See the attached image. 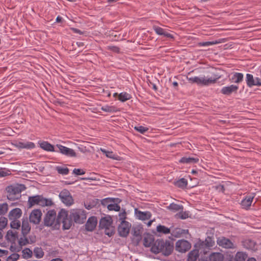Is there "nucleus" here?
<instances>
[{
    "mask_svg": "<svg viewBox=\"0 0 261 261\" xmlns=\"http://www.w3.org/2000/svg\"><path fill=\"white\" fill-rule=\"evenodd\" d=\"M217 244L221 247L226 249H233L236 245L228 239L225 237H219L217 239Z\"/></svg>",
    "mask_w": 261,
    "mask_h": 261,
    "instance_id": "7",
    "label": "nucleus"
},
{
    "mask_svg": "<svg viewBox=\"0 0 261 261\" xmlns=\"http://www.w3.org/2000/svg\"><path fill=\"white\" fill-rule=\"evenodd\" d=\"M3 229L0 228V239L3 238V233H2Z\"/></svg>",
    "mask_w": 261,
    "mask_h": 261,
    "instance_id": "63",
    "label": "nucleus"
},
{
    "mask_svg": "<svg viewBox=\"0 0 261 261\" xmlns=\"http://www.w3.org/2000/svg\"><path fill=\"white\" fill-rule=\"evenodd\" d=\"M41 216L42 213L40 210H34L30 215V221L34 224H37L40 222Z\"/></svg>",
    "mask_w": 261,
    "mask_h": 261,
    "instance_id": "10",
    "label": "nucleus"
},
{
    "mask_svg": "<svg viewBox=\"0 0 261 261\" xmlns=\"http://www.w3.org/2000/svg\"><path fill=\"white\" fill-rule=\"evenodd\" d=\"M78 148L82 152H85L86 150L85 147H79Z\"/></svg>",
    "mask_w": 261,
    "mask_h": 261,
    "instance_id": "59",
    "label": "nucleus"
},
{
    "mask_svg": "<svg viewBox=\"0 0 261 261\" xmlns=\"http://www.w3.org/2000/svg\"><path fill=\"white\" fill-rule=\"evenodd\" d=\"M40 147L46 151H54V147L53 145L50 144L46 141L42 142L40 143Z\"/></svg>",
    "mask_w": 261,
    "mask_h": 261,
    "instance_id": "31",
    "label": "nucleus"
},
{
    "mask_svg": "<svg viewBox=\"0 0 261 261\" xmlns=\"http://www.w3.org/2000/svg\"><path fill=\"white\" fill-rule=\"evenodd\" d=\"M253 199V196H248L244 198L241 202L242 208L246 210L249 209L252 204Z\"/></svg>",
    "mask_w": 261,
    "mask_h": 261,
    "instance_id": "23",
    "label": "nucleus"
},
{
    "mask_svg": "<svg viewBox=\"0 0 261 261\" xmlns=\"http://www.w3.org/2000/svg\"><path fill=\"white\" fill-rule=\"evenodd\" d=\"M156 231L160 233L168 234L170 233V229L165 226L159 225L156 227Z\"/></svg>",
    "mask_w": 261,
    "mask_h": 261,
    "instance_id": "34",
    "label": "nucleus"
},
{
    "mask_svg": "<svg viewBox=\"0 0 261 261\" xmlns=\"http://www.w3.org/2000/svg\"><path fill=\"white\" fill-rule=\"evenodd\" d=\"M153 30L155 32L156 34L158 35H162L165 37L173 39L174 36L172 34H170L168 31H167L166 30L164 29L161 27H159L158 26H154Z\"/></svg>",
    "mask_w": 261,
    "mask_h": 261,
    "instance_id": "17",
    "label": "nucleus"
},
{
    "mask_svg": "<svg viewBox=\"0 0 261 261\" xmlns=\"http://www.w3.org/2000/svg\"><path fill=\"white\" fill-rule=\"evenodd\" d=\"M246 82L249 87L253 86H261V79L258 77L254 78L253 75L249 73L246 74Z\"/></svg>",
    "mask_w": 261,
    "mask_h": 261,
    "instance_id": "8",
    "label": "nucleus"
},
{
    "mask_svg": "<svg viewBox=\"0 0 261 261\" xmlns=\"http://www.w3.org/2000/svg\"><path fill=\"white\" fill-rule=\"evenodd\" d=\"M22 255L23 257L25 258H29L32 256L33 252L32 251L28 248L24 249L22 251Z\"/></svg>",
    "mask_w": 261,
    "mask_h": 261,
    "instance_id": "41",
    "label": "nucleus"
},
{
    "mask_svg": "<svg viewBox=\"0 0 261 261\" xmlns=\"http://www.w3.org/2000/svg\"><path fill=\"white\" fill-rule=\"evenodd\" d=\"M220 76L215 75V76H205L202 75L201 86H208L215 83Z\"/></svg>",
    "mask_w": 261,
    "mask_h": 261,
    "instance_id": "12",
    "label": "nucleus"
},
{
    "mask_svg": "<svg viewBox=\"0 0 261 261\" xmlns=\"http://www.w3.org/2000/svg\"><path fill=\"white\" fill-rule=\"evenodd\" d=\"M101 109L106 112H111L113 110V108L112 107H109L108 106L102 107Z\"/></svg>",
    "mask_w": 261,
    "mask_h": 261,
    "instance_id": "54",
    "label": "nucleus"
},
{
    "mask_svg": "<svg viewBox=\"0 0 261 261\" xmlns=\"http://www.w3.org/2000/svg\"><path fill=\"white\" fill-rule=\"evenodd\" d=\"M10 226L12 228L18 229L20 227V222L19 220H11Z\"/></svg>",
    "mask_w": 261,
    "mask_h": 261,
    "instance_id": "43",
    "label": "nucleus"
},
{
    "mask_svg": "<svg viewBox=\"0 0 261 261\" xmlns=\"http://www.w3.org/2000/svg\"><path fill=\"white\" fill-rule=\"evenodd\" d=\"M10 171L6 169H0V177H5L9 175Z\"/></svg>",
    "mask_w": 261,
    "mask_h": 261,
    "instance_id": "51",
    "label": "nucleus"
},
{
    "mask_svg": "<svg viewBox=\"0 0 261 261\" xmlns=\"http://www.w3.org/2000/svg\"><path fill=\"white\" fill-rule=\"evenodd\" d=\"M134 239H136V242L138 243L141 239V234L140 229L138 228H134L133 229Z\"/></svg>",
    "mask_w": 261,
    "mask_h": 261,
    "instance_id": "38",
    "label": "nucleus"
},
{
    "mask_svg": "<svg viewBox=\"0 0 261 261\" xmlns=\"http://www.w3.org/2000/svg\"><path fill=\"white\" fill-rule=\"evenodd\" d=\"M126 213L125 210L122 209V212L119 213L117 219L120 222L118 226V232L120 236L126 237L129 232L131 224L125 220Z\"/></svg>",
    "mask_w": 261,
    "mask_h": 261,
    "instance_id": "2",
    "label": "nucleus"
},
{
    "mask_svg": "<svg viewBox=\"0 0 261 261\" xmlns=\"http://www.w3.org/2000/svg\"><path fill=\"white\" fill-rule=\"evenodd\" d=\"M154 242L153 236L147 233L144 235L143 238V245L145 247H150L152 245Z\"/></svg>",
    "mask_w": 261,
    "mask_h": 261,
    "instance_id": "25",
    "label": "nucleus"
},
{
    "mask_svg": "<svg viewBox=\"0 0 261 261\" xmlns=\"http://www.w3.org/2000/svg\"><path fill=\"white\" fill-rule=\"evenodd\" d=\"M56 170L59 174L62 175H67L69 173V169L67 167H62L61 166H57L56 168Z\"/></svg>",
    "mask_w": 261,
    "mask_h": 261,
    "instance_id": "40",
    "label": "nucleus"
},
{
    "mask_svg": "<svg viewBox=\"0 0 261 261\" xmlns=\"http://www.w3.org/2000/svg\"><path fill=\"white\" fill-rule=\"evenodd\" d=\"M61 223L63 224V229H69L72 225V221L68 217L67 211L63 209L57 216L54 210H49L44 218V225L51 227L54 229H59Z\"/></svg>",
    "mask_w": 261,
    "mask_h": 261,
    "instance_id": "1",
    "label": "nucleus"
},
{
    "mask_svg": "<svg viewBox=\"0 0 261 261\" xmlns=\"http://www.w3.org/2000/svg\"><path fill=\"white\" fill-rule=\"evenodd\" d=\"M198 256V252L196 251H191L188 254V261H196Z\"/></svg>",
    "mask_w": 261,
    "mask_h": 261,
    "instance_id": "39",
    "label": "nucleus"
},
{
    "mask_svg": "<svg viewBox=\"0 0 261 261\" xmlns=\"http://www.w3.org/2000/svg\"><path fill=\"white\" fill-rule=\"evenodd\" d=\"M8 253L7 250H2L0 249V256L6 255Z\"/></svg>",
    "mask_w": 261,
    "mask_h": 261,
    "instance_id": "55",
    "label": "nucleus"
},
{
    "mask_svg": "<svg viewBox=\"0 0 261 261\" xmlns=\"http://www.w3.org/2000/svg\"><path fill=\"white\" fill-rule=\"evenodd\" d=\"M101 203L104 206H107L109 210H114V198L103 199L101 201Z\"/></svg>",
    "mask_w": 261,
    "mask_h": 261,
    "instance_id": "20",
    "label": "nucleus"
},
{
    "mask_svg": "<svg viewBox=\"0 0 261 261\" xmlns=\"http://www.w3.org/2000/svg\"><path fill=\"white\" fill-rule=\"evenodd\" d=\"M100 150L102 152H103L105 155L110 158L114 159V154L112 151H108L106 149L100 148Z\"/></svg>",
    "mask_w": 261,
    "mask_h": 261,
    "instance_id": "46",
    "label": "nucleus"
},
{
    "mask_svg": "<svg viewBox=\"0 0 261 261\" xmlns=\"http://www.w3.org/2000/svg\"><path fill=\"white\" fill-rule=\"evenodd\" d=\"M8 210V205L6 203L0 204V215L5 214Z\"/></svg>",
    "mask_w": 261,
    "mask_h": 261,
    "instance_id": "44",
    "label": "nucleus"
},
{
    "mask_svg": "<svg viewBox=\"0 0 261 261\" xmlns=\"http://www.w3.org/2000/svg\"><path fill=\"white\" fill-rule=\"evenodd\" d=\"M25 186L22 184L8 186L6 188L8 199L11 200L19 199L21 197V192L25 190Z\"/></svg>",
    "mask_w": 261,
    "mask_h": 261,
    "instance_id": "3",
    "label": "nucleus"
},
{
    "mask_svg": "<svg viewBox=\"0 0 261 261\" xmlns=\"http://www.w3.org/2000/svg\"><path fill=\"white\" fill-rule=\"evenodd\" d=\"M115 199H116V203H117V204H118L121 201V200L119 198H115Z\"/></svg>",
    "mask_w": 261,
    "mask_h": 261,
    "instance_id": "62",
    "label": "nucleus"
},
{
    "mask_svg": "<svg viewBox=\"0 0 261 261\" xmlns=\"http://www.w3.org/2000/svg\"><path fill=\"white\" fill-rule=\"evenodd\" d=\"M62 18L60 17V16H57L56 18V22H60L62 21Z\"/></svg>",
    "mask_w": 261,
    "mask_h": 261,
    "instance_id": "58",
    "label": "nucleus"
},
{
    "mask_svg": "<svg viewBox=\"0 0 261 261\" xmlns=\"http://www.w3.org/2000/svg\"><path fill=\"white\" fill-rule=\"evenodd\" d=\"M113 222L112 218L110 216H106L101 218L99 221V227L105 229V233L109 236H111L113 233V229L111 232L109 231L110 227Z\"/></svg>",
    "mask_w": 261,
    "mask_h": 261,
    "instance_id": "4",
    "label": "nucleus"
},
{
    "mask_svg": "<svg viewBox=\"0 0 261 261\" xmlns=\"http://www.w3.org/2000/svg\"><path fill=\"white\" fill-rule=\"evenodd\" d=\"M199 160L197 157L184 156L180 159L179 162L181 164L192 165L198 163Z\"/></svg>",
    "mask_w": 261,
    "mask_h": 261,
    "instance_id": "19",
    "label": "nucleus"
},
{
    "mask_svg": "<svg viewBox=\"0 0 261 261\" xmlns=\"http://www.w3.org/2000/svg\"><path fill=\"white\" fill-rule=\"evenodd\" d=\"M135 215L136 217L142 221L149 220L151 217V214L148 211L142 212L137 209L135 210Z\"/></svg>",
    "mask_w": 261,
    "mask_h": 261,
    "instance_id": "14",
    "label": "nucleus"
},
{
    "mask_svg": "<svg viewBox=\"0 0 261 261\" xmlns=\"http://www.w3.org/2000/svg\"><path fill=\"white\" fill-rule=\"evenodd\" d=\"M120 206L116 203V199H115V212H119L120 211Z\"/></svg>",
    "mask_w": 261,
    "mask_h": 261,
    "instance_id": "56",
    "label": "nucleus"
},
{
    "mask_svg": "<svg viewBox=\"0 0 261 261\" xmlns=\"http://www.w3.org/2000/svg\"><path fill=\"white\" fill-rule=\"evenodd\" d=\"M134 128L135 130L141 134H143L148 130V128L142 125L136 126Z\"/></svg>",
    "mask_w": 261,
    "mask_h": 261,
    "instance_id": "49",
    "label": "nucleus"
},
{
    "mask_svg": "<svg viewBox=\"0 0 261 261\" xmlns=\"http://www.w3.org/2000/svg\"><path fill=\"white\" fill-rule=\"evenodd\" d=\"M176 185L179 188H185L187 185V180L184 178H181L176 182Z\"/></svg>",
    "mask_w": 261,
    "mask_h": 261,
    "instance_id": "42",
    "label": "nucleus"
},
{
    "mask_svg": "<svg viewBox=\"0 0 261 261\" xmlns=\"http://www.w3.org/2000/svg\"><path fill=\"white\" fill-rule=\"evenodd\" d=\"M164 245V241L163 240H157L152 244L151 247V251L155 254L162 253V248Z\"/></svg>",
    "mask_w": 261,
    "mask_h": 261,
    "instance_id": "13",
    "label": "nucleus"
},
{
    "mask_svg": "<svg viewBox=\"0 0 261 261\" xmlns=\"http://www.w3.org/2000/svg\"><path fill=\"white\" fill-rule=\"evenodd\" d=\"M223 259V254L219 252L213 253L209 256L210 261H222Z\"/></svg>",
    "mask_w": 261,
    "mask_h": 261,
    "instance_id": "28",
    "label": "nucleus"
},
{
    "mask_svg": "<svg viewBox=\"0 0 261 261\" xmlns=\"http://www.w3.org/2000/svg\"><path fill=\"white\" fill-rule=\"evenodd\" d=\"M73 173L76 175H83L85 173V172L81 169H74Z\"/></svg>",
    "mask_w": 261,
    "mask_h": 261,
    "instance_id": "52",
    "label": "nucleus"
},
{
    "mask_svg": "<svg viewBox=\"0 0 261 261\" xmlns=\"http://www.w3.org/2000/svg\"><path fill=\"white\" fill-rule=\"evenodd\" d=\"M247 261H256L254 258H250L247 260Z\"/></svg>",
    "mask_w": 261,
    "mask_h": 261,
    "instance_id": "64",
    "label": "nucleus"
},
{
    "mask_svg": "<svg viewBox=\"0 0 261 261\" xmlns=\"http://www.w3.org/2000/svg\"><path fill=\"white\" fill-rule=\"evenodd\" d=\"M239 89V86L234 85H231L222 87L221 92L226 95H230L233 92H236Z\"/></svg>",
    "mask_w": 261,
    "mask_h": 261,
    "instance_id": "15",
    "label": "nucleus"
},
{
    "mask_svg": "<svg viewBox=\"0 0 261 261\" xmlns=\"http://www.w3.org/2000/svg\"><path fill=\"white\" fill-rule=\"evenodd\" d=\"M202 75L200 76L187 77V80L191 83H195L198 86H201Z\"/></svg>",
    "mask_w": 261,
    "mask_h": 261,
    "instance_id": "32",
    "label": "nucleus"
},
{
    "mask_svg": "<svg viewBox=\"0 0 261 261\" xmlns=\"http://www.w3.org/2000/svg\"><path fill=\"white\" fill-rule=\"evenodd\" d=\"M34 255L37 258H41L43 257L44 255V253L41 247H35L34 249Z\"/></svg>",
    "mask_w": 261,
    "mask_h": 261,
    "instance_id": "33",
    "label": "nucleus"
},
{
    "mask_svg": "<svg viewBox=\"0 0 261 261\" xmlns=\"http://www.w3.org/2000/svg\"><path fill=\"white\" fill-rule=\"evenodd\" d=\"M14 145L18 148L33 149L35 147V144L32 142H18Z\"/></svg>",
    "mask_w": 261,
    "mask_h": 261,
    "instance_id": "21",
    "label": "nucleus"
},
{
    "mask_svg": "<svg viewBox=\"0 0 261 261\" xmlns=\"http://www.w3.org/2000/svg\"><path fill=\"white\" fill-rule=\"evenodd\" d=\"M153 221V220H149V221L147 222V226H148V227H150V226L151 225V224H152V223Z\"/></svg>",
    "mask_w": 261,
    "mask_h": 261,
    "instance_id": "60",
    "label": "nucleus"
},
{
    "mask_svg": "<svg viewBox=\"0 0 261 261\" xmlns=\"http://www.w3.org/2000/svg\"><path fill=\"white\" fill-rule=\"evenodd\" d=\"M177 216L181 219H185L188 217V214L186 212H180L177 214Z\"/></svg>",
    "mask_w": 261,
    "mask_h": 261,
    "instance_id": "53",
    "label": "nucleus"
},
{
    "mask_svg": "<svg viewBox=\"0 0 261 261\" xmlns=\"http://www.w3.org/2000/svg\"><path fill=\"white\" fill-rule=\"evenodd\" d=\"M61 200L66 205H71L73 203V199L69 191L66 189L63 190L59 195Z\"/></svg>",
    "mask_w": 261,
    "mask_h": 261,
    "instance_id": "5",
    "label": "nucleus"
},
{
    "mask_svg": "<svg viewBox=\"0 0 261 261\" xmlns=\"http://www.w3.org/2000/svg\"><path fill=\"white\" fill-rule=\"evenodd\" d=\"M176 250L180 252H185L191 248L190 243L185 240H178L176 242L175 245Z\"/></svg>",
    "mask_w": 261,
    "mask_h": 261,
    "instance_id": "6",
    "label": "nucleus"
},
{
    "mask_svg": "<svg viewBox=\"0 0 261 261\" xmlns=\"http://www.w3.org/2000/svg\"><path fill=\"white\" fill-rule=\"evenodd\" d=\"M168 209L174 212L180 211H182L183 206L181 205L172 203L168 206Z\"/></svg>",
    "mask_w": 261,
    "mask_h": 261,
    "instance_id": "36",
    "label": "nucleus"
},
{
    "mask_svg": "<svg viewBox=\"0 0 261 261\" xmlns=\"http://www.w3.org/2000/svg\"><path fill=\"white\" fill-rule=\"evenodd\" d=\"M97 219L95 217H90L86 225V229L88 231H93L94 228H95L96 224H97Z\"/></svg>",
    "mask_w": 261,
    "mask_h": 261,
    "instance_id": "18",
    "label": "nucleus"
},
{
    "mask_svg": "<svg viewBox=\"0 0 261 261\" xmlns=\"http://www.w3.org/2000/svg\"><path fill=\"white\" fill-rule=\"evenodd\" d=\"M19 255L17 253L10 255L7 259V261H16L19 258Z\"/></svg>",
    "mask_w": 261,
    "mask_h": 261,
    "instance_id": "50",
    "label": "nucleus"
},
{
    "mask_svg": "<svg viewBox=\"0 0 261 261\" xmlns=\"http://www.w3.org/2000/svg\"><path fill=\"white\" fill-rule=\"evenodd\" d=\"M173 249V246L171 245L170 243L168 242H164V245L162 248V253L165 256L169 255L171 252H172Z\"/></svg>",
    "mask_w": 261,
    "mask_h": 261,
    "instance_id": "22",
    "label": "nucleus"
},
{
    "mask_svg": "<svg viewBox=\"0 0 261 261\" xmlns=\"http://www.w3.org/2000/svg\"><path fill=\"white\" fill-rule=\"evenodd\" d=\"M247 255L242 252H238L234 257L235 261H245Z\"/></svg>",
    "mask_w": 261,
    "mask_h": 261,
    "instance_id": "37",
    "label": "nucleus"
},
{
    "mask_svg": "<svg viewBox=\"0 0 261 261\" xmlns=\"http://www.w3.org/2000/svg\"><path fill=\"white\" fill-rule=\"evenodd\" d=\"M71 219H73L75 223H83L86 219V216L82 211L78 210L73 211L71 214Z\"/></svg>",
    "mask_w": 261,
    "mask_h": 261,
    "instance_id": "9",
    "label": "nucleus"
},
{
    "mask_svg": "<svg viewBox=\"0 0 261 261\" xmlns=\"http://www.w3.org/2000/svg\"><path fill=\"white\" fill-rule=\"evenodd\" d=\"M17 232L15 230H9L8 231L6 238V239L10 242L14 243L17 238Z\"/></svg>",
    "mask_w": 261,
    "mask_h": 261,
    "instance_id": "26",
    "label": "nucleus"
},
{
    "mask_svg": "<svg viewBox=\"0 0 261 261\" xmlns=\"http://www.w3.org/2000/svg\"><path fill=\"white\" fill-rule=\"evenodd\" d=\"M244 75L242 73L234 72L230 79L232 83L239 84L242 82L243 80Z\"/></svg>",
    "mask_w": 261,
    "mask_h": 261,
    "instance_id": "24",
    "label": "nucleus"
},
{
    "mask_svg": "<svg viewBox=\"0 0 261 261\" xmlns=\"http://www.w3.org/2000/svg\"><path fill=\"white\" fill-rule=\"evenodd\" d=\"M31 227L28 221L27 218L23 219L21 226L22 233L23 236L27 235L30 231Z\"/></svg>",
    "mask_w": 261,
    "mask_h": 261,
    "instance_id": "27",
    "label": "nucleus"
},
{
    "mask_svg": "<svg viewBox=\"0 0 261 261\" xmlns=\"http://www.w3.org/2000/svg\"><path fill=\"white\" fill-rule=\"evenodd\" d=\"M8 220L6 218L1 217L0 218V228L4 229L7 225Z\"/></svg>",
    "mask_w": 261,
    "mask_h": 261,
    "instance_id": "48",
    "label": "nucleus"
},
{
    "mask_svg": "<svg viewBox=\"0 0 261 261\" xmlns=\"http://www.w3.org/2000/svg\"><path fill=\"white\" fill-rule=\"evenodd\" d=\"M40 195H36L29 197L28 202L30 206L39 205Z\"/></svg>",
    "mask_w": 261,
    "mask_h": 261,
    "instance_id": "30",
    "label": "nucleus"
},
{
    "mask_svg": "<svg viewBox=\"0 0 261 261\" xmlns=\"http://www.w3.org/2000/svg\"><path fill=\"white\" fill-rule=\"evenodd\" d=\"M217 41L201 42L198 43L200 46H208L219 43Z\"/></svg>",
    "mask_w": 261,
    "mask_h": 261,
    "instance_id": "45",
    "label": "nucleus"
},
{
    "mask_svg": "<svg viewBox=\"0 0 261 261\" xmlns=\"http://www.w3.org/2000/svg\"><path fill=\"white\" fill-rule=\"evenodd\" d=\"M19 244L20 246H24L29 244V242L28 239L23 236L22 237H21L18 241Z\"/></svg>",
    "mask_w": 261,
    "mask_h": 261,
    "instance_id": "47",
    "label": "nucleus"
},
{
    "mask_svg": "<svg viewBox=\"0 0 261 261\" xmlns=\"http://www.w3.org/2000/svg\"><path fill=\"white\" fill-rule=\"evenodd\" d=\"M22 215V211L19 208H15L9 213L8 218L11 220H18Z\"/></svg>",
    "mask_w": 261,
    "mask_h": 261,
    "instance_id": "16",
    "label": "nucleus"
},
{
    "mask_svg": "<svg viewBox=\"0 0 261 261\" xmlns=\"http://www.w3.org/2000/svg\"><path fill=\"white\" fill-rule=\"evenodd\" d=\"M57 147L60 152L64 155L69 157H75L76 155L75 152L72 149L59 144L57 145Z\"/></svg>",
    "mask_w": 261,
    "mask_h": 261,
    "instance_id": "11",
    "label": "nucleus"
},
{
    "mask_svg": "<svg viewBox=\"0 0 261 261\" xmlns=\"http://www.w3.org/2000/svg\"><path fill=\"white\" fill-rule=\"evenodd\" d=\"M72 30H73V32L74 33H77V34H82L81 31L79 30V29H77L73 28V29H72Z\"/></svg>",
    "mask_w": 261,
    "mask_h": 261,
    "instance_id": "57",
    "label": "nucleus"
},
{
    "mask_svg": "<svg viewBox=\"0 0 261 261\" xmlns=\"http://www.w3.org/2000/svg\"><path fill=\"white\" fill-rule=\"evenodd\" d=\"M50 261H63L62 259L60 258H56L52 259Z\"/></svg>",
    "mask_w": 261,
    "mask_h": 261,
    "instance_id": "61",
    "label": "nucleus"
},
{
    "mask_svg": "<svg viewBox=\"0 0 261 261\" xmlns=\"http://www.w3.org/2000/svg\"><path fill=\"white\" fill-rule=\"evenodd\" d=\"M53 204V202L51 199H47L44 198L42 196L40 195L39 200V205L42 206H50Z\"/></svg>",
    "mask_w": 261,
    "mask_h": 261,
    "instance_id": "29",
    "label": "nucleus"
},
{
    "mask_svg": "<svg viewBox=\"0 0 261 261\" xmlns=\"http://www.w3.org/2000/svg\"><path fill=\"white\" fill-rule=\"evenodd\" d=\"M130 98L131 95L126 92H121L118 95V99L122 102H124Z\"/></svg>",
    "mask_w": 261,
    "mask_h": 261,
    "instance_id": "35",
    "label": "nucleus"
}]
</instances>
